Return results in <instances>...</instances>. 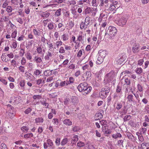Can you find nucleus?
I'll list each match as a JSON object with an SVG mask.
<instances>
[{"label": "nucleus", "instance_id": "obj_25", "mask_svg": "<svg viewBox=\"0 0 149 149\" xmlns=\"http://www.w3.org/2000/svg\"><path fill=\"white\" fill-rule=\"evenodd\" d=\"M43 120V118L42 117H39L35 119L36 123H42Z\"/></svg>", "mask_w": 149, "mask_h": 149}, {"label": "nucleus", "instance_id": "obj_31", "mask_svg": "<svg viewBox=\"0 0 149 149\" xmlns=\"http://www.w3.org/2000/svg\"><path fill=\"white\" fill-rule=\"evenodd\" d=\"M61 8H59L55 12V15L56 16H58L61 15Z\"/></svg>", "mask_w": 149, "mask_h": 149}, {"label": "nucleus", "instance_id": "obj_9", "mask_svg": "<svg viewBox=\"0 0 149 149\" xmlns=\"http://www.w3.org/2000/svg\"><path fill=\"white\" fill-rule=\"evenodd\" d=\"M127 98V101L129 102H134V96L132 94H128Z\"/></svg>", "mask_w": 149, "mask_h": 149}, {"label": "nucleus", "instance_id": "obj_17", "mask_svg": "<svg viewBox=\"0 0 149 149\" xmlns=\"http://www.w3.org/2000/svg\"><path fill=\"white\" fill-rule=\"evenodd\" d=\"M103 59L104 58L101 57V56H98L96 61V64H101L103 62Z\"/></svg>", "mask_w": 149, "mask_h": 149}, {"label": "nucleus", "instance_id": "obj_11", "mask_svg": "<svg viewBox=\"0 0 149 149\" xmlns=\"http://www.w3.org/2000/svg\"><path fill=\"white\" fill-rule=\"evenodd\" d=\"M131 92L134 95L136 99L138 101V103H140V100L139 97V92H138V91H137L136 92V93H134L133 91H131Z\"/></svg>", "mask_w": 149, "mask_h": 149}, {"label": "nucleus", "instance_id": "obj_18", "mask_svg": "<svg viewBox=\"0 0 149 149\" xmlns=\"http://www.w3.org/2000/svg\"><path fill=\"white\" fill-rule=\"evenodd\" d=\"M52 70L50 71L49 70H46L44 73V75L46 76H49L52 74Z\"/></svg>", "mask_w": 149, "mask_h": 149}, {"label": "nucleus", "instance_id": "obj_3", "mask_svg": "<svg viewBox=\"0 0 149 149\" xmlns=\"http://www.w3.org/2000/svg\"><path fill=\"white\" fill-rule=\"evenodd\" d=\"M128 19V18L126 15H124L118 19L117 24L119 26H123L125 25Z\"/></svg>", "mask_w": 149, "mask_h": 149}, {"label": "nucleus", "instance_id": "obj_64", "mask_svg": "<svg viewBox=\"0 0 149 149\" xmlns=\"http://www.w3.org/2000/svg\"><path fill=\"white\" fill-rule=\"evenodd\" d=\"M88 149H95V147L93 146L91 144H89L88 146Z\"/></svg>", "mask_w": 149, "mask_h": 149}, {"label": "nucleus", "instance_id": "obj_56", "mask_svg": "<svg viewBox=\"0 0 149 149\" xmlns=\"http://www.w3.org/2000/svg\"><path fill=\"white\" fill-rule=\"evenodd\" d=\"M47 44L49 45V50L52 51V49L53 48V45L52 43H50L49 44H48V43H47Z\"/></svg>", "mask_w": 149, "mask_h": 149}, {"label": "nucleus", "instance_id": "obj_1", "mask_svg": "<svg viewBox=\"0 0 149 149\" xmlns=\"http://www.w3.org/2000/svg\"><path fill=\"white\" fill-rule=\"evenodd\" d=\"M77 88L80 92L83 91L87 94L91 91L92 88L89 86L86 82H84L80 84L78 86Z\"/></svg>", "mask_w": 149, "mask_h": 149}, {"label": "nucleus", "instance_id": "obj_37", "mask_svg": "<svg viewBox=\"0 0 149 149\" xmlns=\"http://www.w3.org/2000/svg\"><path fill=\"white\" fill-rule=\"evenodd\" d=\"M1 149H8L6 145L4 143H2L1 145Z\"/></svg>", "mask_w": 149, "mask_h": 149}, {"label": "nucleus", "instance_id": "obj_23", "mask_svg": "<svg viewBox=\"0 0 149 149\" xmlns=\"http://www.w3.org/2000/svg\"><path fill=\"white\" fill-rule=\"evenodd\" d=\"M112 137L115 139H116L118 137H121L122 136L120 133H117L116 134H113Z\"/></svg>", "mask_w": 149, "mask_h": 149}, {"label": "nucleus", "instance_id": "obj_45", "mask_svg": "<svg viewBox=\"0 0 149 149\" xmlns=\"http://www.w3.org/2000/svg\"><path fill=\"white\" fill-rule=\"evenodd\" d=\"M12 45L13 46V47L14 49H15L17 47V42L15 40H14V42H13L12 43Z\"/></svg>", "mask_w": 149, "mask_h": 149}, {"label": "nucleus", "instance_id": "obj_53", "mask_svg": "<svg viewBox=\"0 0 149 149\" xmlns=\"http://www.w3.org/2000/svg\"><path fill=\"white\" fill-rule=\"evenodd\" d=\"M144 62V60L143 59H141L139 60L138 62V64L140 65H141Z\"/></svg>", "mask_w": 149, "mask_h": 149}, {"label": "nucleus", "instance_id": "obj_27", "mask_svg": "<svg viewBox=\"0 0 149 149\" xmlns=\"http://www.w3.org/2000/svg\"><path fill=\"white\" fill-rule=\"evenodd\" d=\"M34 60L36 61V63H40L42 61V60L40 57H37L36 56L34 59Z\"/></svg>", "mask_w": 149, "mask_h": 149}, {"label": "nucleus", "instance_id": "obj_44", "mask_svg": "<svg viewBox=\"0 0 149 149\" xmlns=\"http://www.w3.org/2000/svg\"><path fill=\"white\" fill-rule=\"evenodd\" d=\"M122 107V105L121 104L119 103H118L117 104V106L116 107V109L118 110H119L121 109V108Z\"/></svg>", "mask_w": 149, "mask_h": 149}, {"label": "nucleus", "instance_id": "obj_36", "mask_svg": "<svg viewBox=\"0 0 149 149\" xmlns=\"http://www.w3.org/2000/svg\"><path fill=\"white\" fill-rule=\"evenodd\" d=\"M84 146V143L81 141L77 143V146H79V147H81Z\"/></svg>", "mask_w": 149, "mask_h": 149}, {"label": "nucleus", "instance_id": "obj_61", "mask_svg": "<svg viewBox=\"0 0 149 149\" xmlns=\"http://www.w3.org/2000/svg\"><path fill=\"white\" fill-rule=\"evenodd\" d=\"M25 36L23 35H21V36L18 37L17 40L19 41H21L23 40Z\"/></svg>", "mask_w": 149, "mask_h": 149}, {"label": "nucleus", "instance_id": "obj_63", "mask_svg": "<svg viewBox=\"0 0 149 149\" xmlns=\"http://www.w3.org/2000/svg\"><path fill=\"white\" fill-rule=\"evenodd\" d=\"M65 51L64 49L62 47H61L59 50V52L61 53H63L65 52Z\"/></svg>", "mask_w": 149, "mask_h": 149}, {"label": "nucleus", "instance_id": "obj_16", "mask_svg": "<svg viewBox=\"0 0 149 149\" xmlns=\"http://www.w3.org/2000/svg\"><path fill=\"white\" fill-rule=\"evenodd\" d=\"M6 55L5 53H3L2 54L1 58L2 61L5 62H7L9 61L10 60L8 58H6Z\"/></svg>", "mask_w": 149, "mask_h": 149}, {"label": "nucleus", "instance_id": "obj_26", "mask_svg": "<svg viewBox=\"0 0 149 149\" xmlns=\"http://www.w3.org/2000/svg\"><path fill=\"white\" fill-rule=\"evenodd\" d=\"M50 15V13L48 12H44L42 14L41 16L42 17H48Z\"/></svg>", "mask_w": 149, "mask_h": 149}, {"label": "nucleus", "instance_id": "obj_51", "mask_svg": "<svg viewBox=\"0 0 149 149\" xmlns=\"http://www.w3.org/2000/svg\"><path fill=\"white\" fill-rule=\"evenodd\" d=\"M121 90V87L120 86L118 85L116 89V92L117 93H119Z\"/></svg>", "mask_w": 149, "mask_h": 149}, {"label": "nucleus", "instance_id": "obj_13", "mask_svg": "<svg viewBox=\"0 0 149 149\" xmlns=\"http://www.w3.org/2000/svg\"><path fill=\"white\" fill-rule=\"evenodd\" d=\"M15 112L13 110H10L8 113V117L10 118H13L15 114Z\"/></svg>", "mask_w": 149, "mask_h": 149}, {"label": "nucleus", "instance_id": "obj_49", "mask_svg": "<svg viewBox=\"0 0 149 149\" xmlns=\"http://www.w3.org/2000/svg\"><path fill=\"white\" fill-rule=\"evenodd\" d=\"M125 82L127 85H130L131 83L130 80L128 79L127 78L125 79Z\"/></svg>", "mask_w": 149, "mask_h": 149}, {"label": "nucleus", "instance_id": "obj_21", "mask_svg": "<svg viewBox=\"0 0 149 149\" xmlns=\"http://www.w3.org/2000/svg\"><path fill=\"white\" fill-rule=\"evenodd\" d=\"M69 141L68 139L67 138L63 139L61 142V144L62 146H63L67 144V143Z\"/></svg>", "mask_w": 149, "mask_h": 149}, {"label": "nucleus", "instance_id": "obj_4", "mask_svg": "<svg viewBox=\"0 0 149 149\" xmlns=\"http://www.w3.org/2000/svg\"><path fill=\"white\" fill-rule=\"evenodd\" d=\"M97 10V8H91L90 7H87L86 8L84 11V14H89L91 13L92 14V15H95L96 14V12Z\"/></svg>", "mask_w": 149, "mask_h": 149}, {"label": "nucleus", "instance_id": "obj_8", "mask_svg": "<svg viewBox=\"0 0 149 149\" xmlns=\"http://www.w3.org/2000/svg\"><path fill=\"white\" fill-rule=\"evenodd\" d=\"M102 131L105 135L109 134L111 133L112 131L109 129H106L105 126H102Z\"/></svg>", "mask_w": 149, "mask_h": 149}, {"label": "nucleus", "instance_id": "obj_41", "mask_svg": "<svg viewBox=\"0 0 149 149\" xmlns=\"http://www.w3.org/2000/svg\"><path fill=\"white\" fill-rule=\"evenodd\" d=\"M90 18L89 17H87L85 19V22L87 23L88 24H89L90 23Z\"/></svg>", "mask_w": 149, "mask_h": 149}, {"label": "nucleus", "instance_id": "obj_20", "mask_svg": "<svg viewBox=\"0 0 149 149\" xmlns=\"http://www.w3.org/2000/svg\"><path fill=\"white\" fill-rule=\"evenodd\" d=\"M110 88L108 87H105L101 89V91L103 92H106L107 93H109L110 92Z\"/></svg>", "mask_w": 149, "mask_h": 149}, {"label": "nucleus", "instance_id": "obj_14", "mask_svg": "<svg viewBox=\"0 0 149 149\" xmlns=\"http://www.w3.org/2000/svg\"><path fill=\"white\" fill-rule=\"evenodd\" d=\"M99 54V56H101L102 57L104 58L106 55V51L104 50H100L98 52Z\"/></svg>", "mask_w": 149, "mask_h": 149}, {"label": "nucleus", "instance_id": "obj_57", "mask_svg": "<svg viewBox=\"0 0 149 149\" xmlns=\"http://www.w3.org/2000/svg\"><path fill=\"white\" fill-rule=\"evenodd\" d=\"M138 138L139 141L143 142L144 140V139L141 134L138 136Z\"/></svg>", "mask_w": 149, "mask_h": 149}, {"label": "nucleus", "instance_id": "obj_19", "mask_svg": "<svg viewBox=\"0 0 149 149\" xmlns=\"http://www.w3.org/2000/svg\"><path fill=\"white\" fill-rule=\"evenodd\" d=\"M137 88L139 91L140 92H143V87L141 84H138L137 85Z\"/></svg>", "mask_w": 149, "mask_h": 149}, {"label": "nucleus", "instance_id": "obj_47", "mask_svg": "<svg viewBox=\"0 0 149 149\" xmlns=\"http://www.w3.org/2000/svg\"><path fill=\"white\" fill-rule=\"evenodd\" d=\"M78 139V136L77 135H75L73 137L72 141H73L74 142L77 141Z\"/></svg>", "mask_w": 149, "mask_h": 149}, {"label": "nucleus", "instance_id": "obj_7", "mask_svg": "<svg viewBox=\"0 0 149 149\" xmlns=\"http://www.w3.org/2000/svg\"><path fill=\"white\" fill-rule=\"evenodd\" d=\"M71 102L74 107H76L78 102V97L76 96H72L71 100Z\"/></svg>", "mask_w": 149, "mask_h": 149}, {"label": "nucleus", "instance_id": "obj_60", "mask_svg": "<svg viewBox=\"0 0 149 149\" xmlns=\"http://www.w3.org/2000/svg\"><path fill=\"white\" fill-rule=\"evenodd\" d=\"M25 80H22L20 82L19 84L21 86L24 87L25 85Z\"/></svg>", "mask_w": 149, "mask_h": 149}, {"label": "nucleus", "instance_id": "obj_38", "mask_svg": "<svg viewBox=\"0 0 149 149\" xmlns=\"http://www.w3.org/2000/svg\"><path fill=\"white\" fill-rule=\"evenodd\" d=\"M26 56L27 58L28 59L30 60L31 59L32 56L31 55V54L30 52H27L26 53Z\"/></svg>", "mask_w": 149, "mask_h": 149}, {"label": "nucleus", "instance_id": "obj_39", "mask_svg": "<svg viewBox=\"0 0 149 149\" xmlns=\"http://www.w3.org/2000/svg\"><path fill=\"white\" fill-rule=\"evenodd\" d=\"M0 81L3 83L4 84L6 85L7 83V82L5 79L0 77Z\"/></svg>", "mask_w": 149, "mask_h": 149}, {"label": "nucleus", "instance_id": "obj_10", "mask_svg": "<svg viewBox=\"0 0 149 149\" xmlns=\"http://www.w3.org/2000/svg\"><path fill=\"white\" fill-rule=\"evenodd\" d=\"M108 93H107L106 92L101 91L99 93V96L102 99H105Z\"/></svg>", "mask_w": 149, "mask_h": 149}, {"label": "nucleus", "instance_id": "obj_32", "mask_svg": "<svg viewBox=\"0 0 149 149\" xmlns=\"http://www.w3.org/2000/svg\"><path fill=\"white\" fill-rule=\"evenodd\" d=\"M140 131L141 134H145L147 130L146 128H142L140 129Z\"/></svg>", "mask_w": 149, "mask_h": 149}, {"label": "nucleus", "instance_id": "obj_59", "mask_svg": "<svg viewBox=\"0 0 149 149\" xmlns=\"http://www.w3.org/2000/svg\"><path fill=\"white\" fill-rule=\"evenodd\" d=\"M56 93H54L50 94L49 95L50 96V97H51L52 98H54L56 97L57 96V95H55Z\"/></svg>", "mask_w": 149, "mask_h": 149}, {"label": "nucleus", "instance_id": "obj_43", "mask_svg": "<svg viewBox=\"0 0 149 149\" xmlns=\"http://www.w3.org/2000/svg\"><path fill=\"white\" fill-rule=\"evenodd\" d=\"M41 73V71H40L39 70L37 69L34 72V74L36 76H38Z\"/></svg>", "mask_w": 149, "mask_h": 149}, {"label": "nucleus", "instance_id": "obj_6", "mask_svg": "<svg viewBox=\"0 0 149 149\" xmlns=\"http://www.w3.org/2000/svg\"><path fill=\"white\" fill-rule=\"evenodd\" d=\"M115 76V74L113 71H112L107 74L105 78L108 82H110L113 80Z\"/></svg>", "mask_w": 149, "mask_h": 149}, {"label": "nucleus", "instance_id": "obj_29", "mask_svg": "<svg viewBox=\"0 0 149 149\" xmlns=\"http://www.w3.org/2000/svg\"><path fill=\"white\" fill-rule=\"evenodd\" d=\"M37 53L38 54H41L42 52V49L41 47H37L36 49Z\"/></svg>", "mask_w": 149, "mask_h": 149}, {"label": "nucleus", "instance_id": "obj_33", "mask_svg": "<svg viewBox=\"0 0 149 149\" xmlns=\"http://www.w3.org/2000/svg\"><path fill=\"white\" fill-rule=\"evenodd\" d=\"M33 32L35 35L39 36L40 35V33L39 30H37L36 29H33Z\"/></svg>", "mask_w": 149, "mask_h": 149}, {"label": "nucleus", "instance_id": "obj_30", "mask_svg": "<svg viewBox=\"0 0 149 149\" xmlns=\"http://www.w3.org/2000/svg\"><path fill=\"white\" fill-rule=\"evenodd\" d=\"M21 130L23 132H26L29 130V128L26 126H23L21 128Z\"/></svg>", "mask_w": 149, "mask_h": 149}, {"label": "nucleus", "instance_id": "obj_62", "mask_svg": "<svg viewBox=\"0 0 149 149\" xmlns=\"http://www.w3.org/2000/svg\"><path fill=\"white\" fill-rule=\"evenodd\" d=\"M48 145L50 146H52L53 145V143L51 140L50 139H48L47 141Z\"/></svg>", "mask_w": 149, "mask_h": 149}, {"label": "nucleus", "instance_id": "obj_58", "mask_svg": "<svg viewBox=\"0 0 149 149\" xmlns=\"http://www.w3.org/2000/svg\"><path fill=\"white\" fill-rule=\"evenodd\" d=\"M26 62V60L25 58L23 57L21 60V64L22 65H24L25 64Z\"/></svg>", "mask_w": 149, "mask_h": 149}, {"label": "nucleus", "instance_id": "obj_15", "mask_svg": "<svg viewBox=\"0 0 149 149\" xmlns=\"http://www.w3.org/2000/svg\"><path fill=\"white\" fill-rule=\"evenodd\" d=\"M63 123L65 125L68 126L71 125H72V122L70 119H68L64 120L63 121Z\"/></svg>", "mask_w": 149, "mask_h": 149}, {"label": "nucleus", "instance_id": "obj_12", "mask_svg": "<svg viewBox=\"0 0 149 149\" xmlns=\"http://www.w3.org/2000/svg\"><path fill=\"white\" fill-rule=\"evenodd\" d=\"M102 117V115L101 113L100 112L96 113L95 116V120H100Z\"/></svg>", "mask_w": 149, "mask_h": 149}, {"label": "nucleus", "instance_id": "obj_5", "mask_svg": "<svg viewBox=\"0 0 149 149\" xmlns=\"http://www.w3.org/2000/svg\"><path fill=\"white\" fill-rule=\"evenodd\" d=\"M134 40L131 41V44L133 46L132 48V52L134 53H137L139 52V44L138 43H134Z\"/></svg>", "mask_w": 149, "mask_h": 149}, {"label": "nucleus", "instance_id": "obj_46", "mask_svg": "<svg viewBox=\"0 0 149 149\" xmlns=\"http://www.w3.org/2000/svg\"><path fill=\"white\" fill-rule=\"evenodd\" d=\"M48 27L49 29H52L54 28V24L53 23H50L48 24Z\"/></svg>", "mask_w": 149, "mask_h": 149}, {"label": "nucleus", "instance_id": "obj_22", "mask_svg": "<svg viewBox=\"0 0 149 149\" xmlns=\"http://www.w3.org/2000/svg\"><path fill=\"white\" fill-rule=\"evenodd\" d=\"M118 7L117 5L115 6L113 4H111L109 8V10L110 11H113L116 8H118Z\"/></svg>", "mask_w": 149, "mask_h": 149}, {"label": "nucleus", "instance_id": "obj_2", "mask_svg": "<svg viewBox=\"0 0 149 149\" xmlns=\"http://www.w3.org/2000/svg\"><path fill=\"white\" fill-rule=\"evenodd\" d=\"M117 30L116 28L113 26H109L107 29L105 34L106 36L107 34L111 37L114 36L116 34Z\"/></svg>", "mask_w": 149, "mask_h": 149}, {"label": "nucleus", "instance_id": "obj_42", "mask_svg": "<svg viewBox=\"0 0 149 149\" xmlns=\"http://www.w3.org/2000/svg\"><path fill=\"white\" fill-rule=\"evenodd\" d=\"M17 34V31H15L12 33L11 35V37L12 38H15L16 37Z\"/></svg>", "mask_w": 149, "mask_h": 149}, {"label": "nucleus", "instance_id": "obj_40", "mask_svg": "<svg viewBox=\"0 0 149 149\" xmlns=\"http://www.w3.org/2000/svg\"><path fill=\"white\" fill-rule=\"evenodd\" d=\"M92 6H93L97 7L98 4L96 3V0H93L92 1Z\"/></svg>", "mask_w": 149, "mask_h": 149}, {"label": "nucleus", "instance_id": "obj_28", "mask_svg": "<svg viewBox=\"0 0 149 149\" xmlns=\"http://www.w3.org/2000/svg\"><path fill=\"white\" fill-rule=\"evenodd\" d=\"M72 130L74 132H77L80 130V128L79 126H72Z\"/></svg>", "mask_w": 149, "mask_h": 149}, {"label": "nucleus", "instance_id": "obj_50", "mask_svg": "<svg viewBox=\"0 0 149 149\" xmlns=\"http://www.w3.org/2000/svg\"><path fill=\"white\" fill-rule=\"evenodd\" d=\"M55 143L57 146H59L60 144V139L59 138H56Z\"/></svg>", "mask_w": 149, "mask_h": 149}, {"label": "nucleus", "instance_id": "obj_54", "mask_svg": "<svg viewBox=\"0 0 149 149\" xmlns=\"http://www.w3.org/2000/svg\"><path fill=\"white\" fill-rule=\"evenodd\" d=\"M11 2L14 5H18V1L17 0H11Z\"/></svg>", "mask_w": 149, "mask_h": 149}, {"label": "nucleus", "instance_id": "obj_48", "mask_svg": "<svg viewBox=\"0 0 149 149\" xmlns=\"http://www.w3.org/2000/svg\"><path fill=\"white\" fill-rule=\"evenodd\" d=\"M33 98L34 100L37 99H39L41 98V96L39 95H35L33 96Z\"/></svg>", "mask_w": 149, "mask_h": 149}, {"label": "nucleus", "instance_id": "obj_24", "mask_svg": "<svg viewBox=\"0 0 149 149\" xmlns=\"http://www.w3.org/2000/svg\"><path fill=\"white\" fill-rule=\"evenodd\" d=\"M131 118V116L130 115L125 116L123 118L124 122L128 121L130 120Z\"/></svg>", "mask_w": 149, "mask_h": 149}, {"label": "nucleus", "instance_id": "obj_34", "mask_svg": "<svg viewBox=\"0 0 149 149\" xmlns=\"http://www.w3.org/2000/svg\"><path fill=\"white\" fill-rule=\"evenodd\" d=\"M143 70L141 68H137L136 70V72L138 74H141Z\"/></svg>", "mask_w": 149, "mask_h": 149}, {"label": "nucleus", "instance_id": "obj_55", "mask_svg": "<svg viewBox=\"0 0 149 149\" xmlns=\"http://www.w3.org/2000/svg\"><path fill=\"white\" fill-rule=\"evenodd\" d=\"M62 38L64 41L68 39L67 34H64L62 35Z\"/></svg>", "mask_w": 149, "mask_h": 149}, {"label": "nucleus", "instance_id": "obj_35", "mask_svg": "<svg viewBox=\"0 0 149 149\" xmlns=\"http://www.w3.org/2000/svg\"><path fill=\"white\" fill-rule=\"evenodd\" d=\"M13 10L12 7L10 6H8L6 9V11L8 13H11L12 11Z\"/></svg>", "mask_w": 149, "mask_h": 149}, {"label": "nucleus", "instance_id": "obj_52", "mask_svg": "<svg viewBox=\"0 0 149 149\" xmlns=\"http://www.w3.org/2000/svg\"><path fill=\"white\" fill-rule=\"evenodd\" d=\"M31 111V109L29 107L24 112L26 114H28Z\"/></svg>", "mask_w": 149, "mask_h": 149}]
</instances>
